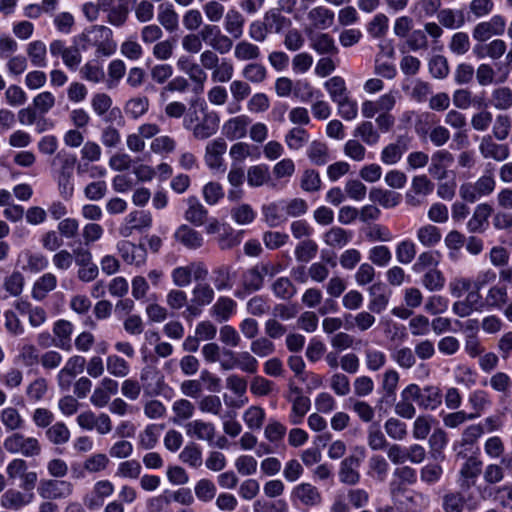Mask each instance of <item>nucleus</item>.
<instances>
[{
    "label": "nucleus",
    "instance_id": "1",
    "mask_svg": "<svg viewBox=\"0 0 512 512\" xmlns=\"http://www.w3.org/2000/svg\"><path fill=\"white\" fill-rule=\"evenodd\" d=\"M81 50H88L91 47L97 48V53L103 56H110L116 50V43L112 39V30L103 25H95L85 30L75 39Z\"/></svg>",
    "mask_w": 512,
    "mask_h": 512
},
{
    "label": "nucleus",
    "instance_id": "2",
    "mask_svg": "<svg viewBox=\"0 0 512 512\" xmlns=\"http://www.w3.org/2000/svg\"><path fill=\"white\" fill-rule=\"evenodd\" d=\"M4 449L12 454H21L25 457H36L41 453V444L35 437H28L20 432H14L3 442Z\"/></svg>",
    "mask_w": 512,
    "mask_h": 512
},
{
    "label": "nucleus",
    "instance_id": "3",
    "mask_svg": "<svg viewBox=\"0 0 512 512\" xmlns=\"http://www.w3.org/2000/svg\"><path fill=\"white\" fill-rule=\"evenodd\" d=\"M214 297L215 292L210 284L206 282L197 283L192 290V298L183 312V317L186 320L198 317L202 313V308L211 304Z\"/></svg>",
    "mask_w": 512,
    "mask_h": 512
},
{
    "label": "nucleus",
    "instance_id": "4",
    "mask_svg": "<svg viewBox=\"0 0 512 512\" xmlns=\"http://www.w3.org/2000/svg\"><path fill=\"white\" fill-rule=\"evenodd\" d=\"M464 490L449 491L443 495L441 506L444 512H463L465 508L474 512L479 508L480 500L472 493L465 495Z\"/></svg>",
    "mask_w": 512,
    "mask_h": 512
},
{
    "label": "nucleus",
    "instance_id": "5",
    "mask_svg": "<svg viewBox=\"0 0 512 512\" xmlns=\"http://www.w3.org/2000/svg\"><path fill=\"white\" fill-rule=\"evenodd\" d=\"M201 119L191 131L194 138L205 140L213 136L219 128V116L215 111H210L205 102L199 103Z\"/></svg>",
    "mask_w": 512,
    "mask_h": 512
},
{
    "label": "nucleus",
    "instance_id": "6",
    "mask_svg": "<svg viewBox=\"0 0 512 512\" xmlns=\"http://www.w3.org/2000/svg\"><path fill=\"white\" fill-rule=\"evenodd\" d=\"M8 478L15 480L21 479L20 488L22 490H34L38 475L34 471H27V463L25 460L16 458L8 463L6 467Z\"/></svg>",
    "mask_w": 512,
    "mask_h": 512
},
{
    "label": "nucleus",
    "instance_id": "7",
    "mask_svg": "<svg viewBox=\"0 0 512 512\" xmlns=\"http://www.w3.org/2000/svg\"><path fill=\"white\" fill-rule=\"evenodd\" d=\"M419 386L409 384L400 394V400L395 404V413L402 418L412 419L416 415V408L413 402L417 403L419 395Z\"/></svg>",
    "mask_w": 512,
    "mask_h": 512
},
{
    "label": "nucleus",
    "instance_id": "8",
    "mask_svg": "<svg viewBox=\"0 0 512 512\" xmlns=\"http://www.w3.org/2000/svg\"><path fill=\"white\" fill-rule=\"evenodd\" d=\"M483 434L484 428L481 424L467 426L462 432L461 439L454 444L457 457L465 458L469 452H472Z\"/></svg>",
    "mask_w": 512,
    "mask_h": 512
},
{
    "label": "nucleus",
    "instance_id": "9",
    "mask_svg": "<svg viewBox=\"0 0 512 512\" xmlns=\"http://www.w3.org/2000/svg\"><path fill=\"white\" fill-rule=\"evenodd\" d=\"M72 483L64 480H42L38 487V493L43 499L55 500L71 495Z\"/></svg>",
    "mask_w": 512,
    "mask_h": 512
},
{
    "label": "nucleus",
    "instance_id": "10",
    "mask_svg": "<svg viewBox=\"0 0 512 512\" xmlns=\"http://www.w3.org/2000/svg\"><path fill=\"white\" fill-rule=\"evenodd\" d=\"M226 149L227 144L222 138H217L207 144L204 160L211 170L224 172L223 155Z\"/></svg>",
    "mask_w": 512,
    "mask_h": 512
},
{
    "label": "nucleus",
    "instance_id": "11",
    "mask_svg": "<svg viewBox=\"0 0 512 512\" xmlns=\"http://www.w3.org/2000/svg\"><path fill=\"white\" fill-rule=\"evenodd\" d=\"M152 225V216L149 212L135 210L125 217V222L120 228V234L129 237L134 230L141 231L150 228Z\"/></svg>",
    "mask_w": 512,
    "mask_h": 512
},
{
    "label": "nucleus",
    "instance_id": "12",
    "mask_svg": "<svg viewBox=\"0 0 512 512\" xmlns=\"http://www.w3.org/2000/svg\"><path fill=\"white\" fill-rule=\"evenodd\" d=\"M459 470L458 483L461 489H470L481 473L482 461L475 456H466Z\"/></svg>",
    "mask_w": 512,
    "mask_h": 512
},
{
    "label": "nucleus",
    "instance_id": "13",
    "mask_svg": "<svg viewBox=\"0 0 512 512\" xmlns=\"http://www.w3.org/2000/svg\"><path fill=\"white\" fill-rule=\"evenodd\" d=\"M117 250L127 264L141 266L146 261L147 252L142 244L137 245L130 241L122 240L118 242Z\"/></svg>",
    "mask_w": 512,
    "mask_h": 512
},
{
    "label": "nucleus",
    "instance_id": "14",
    "mask_svg": "<svg viewBox=\"0 0 512 512\" xmlns=\"http://www.w3.org/2000/svg\"><path fill=\"white\" fill-rule=\"evenodd\" d=\"M8 489L1 496V506L5 509L20 510L29 505L35 498L33 490Z\"/></svg>",
    "mask_w": 512,
    "mask_h": 512
},
{
    "label": "nucleus",
    "instance_id": "15",
    "mask_svg": "<svg viewBox=\"0 0 512 512\" xmlns=\"http://www.w3.org/2000/svg\"><path fill=\"white\" fill-rule=\"evenodd\" d=\"M114 492V485L109 480H100L93 486L91 494L86 495L84 498L85 506L94 510L101 507L105 498L112 495Z\"/></svg>",
    "mask_w": 512,
    "mask_h": 512
},
{
    "label": "nucleus",
    "instance_id": "16",
    "mask_svg": "<svg viewBox=\"0 0 512 512\" xmlns=\"http://www.w3.org/2000/svg\"><path fill=\"white\" fill-rule=\"evenodd\" d=\"M368 293L370 296L368 304L370 312L376 314L382 313L388 306L391 292L387 289L385 284L377 282L369 287Z\"/></svg>",
    "mask_w": 512,
    "mask_h": 512
},
{
    "label": "nucleus",
    "instance_id": "17",
    "mask_svg": "<svg viewBox=\"0 0 512 512\" xmlns=\"http://www.w3.org/2000/svg\"><path fill=\"white\" fill-rule=\"evenodd\" d=\"M292 497L307 507H315L322 503L321 492L311 483H301L295 486L292 490Z\"/></svg>",
    "mask_w": 512,
    "mask_h": 512
},
{
    "label": "nucleus",
    "instance_id": "18",
    "mask_svg": "<svg viewBox=\"0 0 512 512\" xmlns=\"http://www.w3.org/2000/svg\"><path fill=\"white\" fill-rule=\"evenodd\" d=\"M186 434L200 441L211 444L215 438L216 428L213 423L196 419L185 425Z\"/></svg>",
    "mask_w": 512,
    "mask_h": 512
},
{
    "label": "nucleus",
    "instance_id": "19",
    "mask_svg": "<svg viewBox=\"0 0 512 512\" xmlns=\"http://www.w3.org/2000/svg\"><path fill=\"white\" fill-rule=\"evenodd\" d=\"M409 148V139L399 136L395 142L386 145L380 155L381 161L386 165L396 164Z\"/></svg>",
    "mask_w": 512,
    "mask_h": 512
},
{
    "label": "nucleus",
    "instance_id": "20",
    "mask_svg": "<svg viewBox=\"0 0 512 512\" xmlns=\"http://www.w3.org/2000/svg\"><path fill=\"white\" fill-rule=\"evenodd\" d=\"M479 151L483 158H492L496 161H503L509 156V147L506 144H497L492 136H483L479 144Z\"/></svg>",
    "mask_w": 512,
    "mask_h": 512
},
{
    "label": "nucleus",
    "instance_id": "21",
    "mask_svg": "<svg viewBox=\"0 0 512 512\" xmlns=\"http://www.w3.org/2000/svg\"><path fill=\"white\" fill-rule=\"evenodd\" d=\"M453 155L447 150L436 151L431 158L428 172L437 180L447 177V168L453 163Z\"/></svg>",
    "mask_w": 512,
    "mask_h": 512
},
{
    "label": "nucleus",
    "instance_id": "22",
    "mask_svg": "<svg viewBox=\"0 0 512 512\" xmlns=\"http://www.w3.org/2000/svg\"><path fill=\"white\" fill-rule=\"evenodd\" d=\"M360 467V459L356 456H348L340 463L339 480L347 485H356L360 481L358 468Z\"/></svg>",
    "mask_w": 512,
    "mask_h": 512
},
{
    "label": "nucleus",
    "instance_id": "23",
    "mask_svg": "<svg viewBox=\"0 0 512 512\" xmlns=\"http://www.w3.org/2000/svg\"><path fill=\"white\" fill-rule=\"evenodd\" d=\"M492 207L488 203H481L474 209L472 217L467 222L470 233H482L488 226V218L492 214Z\"/></svg>",
    "mask_w": 512,
    "mask_h": 512
},
{
    "label": "nucleus",
    "instance_id": "24",
    "mask_svg": "<svg viewBox=\"0 0 512 512\" xmlns=\"http://www.w3.org/2000/svg\"><path fill=\"white\" fill-rule=\"evenodd\" d=\"M73 324L70 321L60 319L57 320L53 325V335L56 340V347L64 350L71 351L72 349V333H73Z\"/></svg>",
    "mask_w": 512,
    "mask_h": 512
},
{
    "label": "nucleus",
    "instance_id": "25",
    "mask_svg": "<svg viewBox=\"0 0 512 512\" xmlns=\"http://www.w3.org/2000/svg\"><path fill=\"white\" fill-rule=\"evenodd\" d=\"M76 162L77 158L74 154L64 150L58 152L51 162L55 177H73Z\"/></svg>",
    "mask_w": 512,
    "mask_h": 512
},
{
    "label": "nucleus",
    "instance_id": "26",
    "mask_svg": "<svg viewBox=\"0 0 512 512\" xmlns=\"http://www.w3.org/2000/svg\"><path fill=\"white\" fill-rule=\"evenodd\" d=\"M224 30L234 39H240L244 32L245 17L236 8H230L224 16Z\"/></svg>",
    "mask_w": 512,
    "mask_h": 512
},
{
    "label": "nucleus",
    "instance_id": "27",
    "mask_svg": "<svg viewBox=\"0 0 512 512\" xmlns=\"http://www.w3.org/2000/svg\"><path fill=\"white\" fill-rule=\"evenodd\" d=\"M249 124L250 119L248 116H236L224 123L222 132L229 140L241 139L246 135Z\"/></svg>",
    "mask_w": 512,
    "mask_h": 512
},
{
    "label": "nucleus",
    "instance_id": "28",
    "mask_svg": "<svg viewBox=\"0 0 512 512\" xmlns=\"http://www.w3.org/2000/svg\"><path fill=\"white\" fill-rule=\"evenodd\" d=\"M263 221L271 228L286 222L282 200L264 204L261 208Z\"/></svg>",
    "mask_w": 512,
    "mask_h": 512
},
{
    "label": "nucleus",
    "instance_id": "29",
    "mask_svg": "<svg viewBox=\"0 0 512 512\" xmlns=\"http://www.w3.org/2000/svg\"><path fill=\"white\" fill-rule=\"evenodd\" d=\"M174 237L178 242L191 250L198 249L203 245L202 235L186 224L178 227L175 231Z\"/></svg>",
    "mask_w": 512,
    "mask_h": 512
},
{
    "label": "nucleus",
    "instance_id": "30",
    "mask_svg": "<svg viewBox=\"0 0 512 512\" xmlns=\"http://www.w3.org/2000/svg\"><path fill=\"white\" fill-rule=\"evenodd\" d=\"M420 397L417 399L419 407L429 410H435L442 403L441 390L436 386H426L423 389L419 387Z\"/></svg>",
    "mask_w": 512,
    "mask_h": 512
},
{
    "label": "nucleus",
    "instance_id": "31",
    "mask_svg": "<svg viewBox=\"0 0 512 512\" xmlns=\"http://www.w3.org/2000/svg\"><path fill=\"white\" fill-rule=\"evenodd\" d=\"M157 20L170 33L175 32L179 27V16L173 5L169 3L159 5Z\"/></svg>",
    "mask_w": 512,
    "mask_h": 512
},
{
    "label": "nucleus",
    "instance_id": "32",
    "mask_svg": "<svg viewBox=\"0 0 512 512\" xmlns=\"http://www.w3.org/2000/svg\"><path fill=\"white\" fill-rule=\"evenodd\" d=\"M236 302L229 297L221 296L210 309V314L218 322H226L234 313Z\"/></svg>",
    "mask_w": 512,
    "mask_h": 512
},
{
    "label": "nucleus",
    "instance_id": "33",
    "mask_svg": "<svg viewBox=\"0 0 512 512\" xmlns=\"http://www.w3.org/2000/svg\"><path fill=\"white\" fill-rule=\"evenodd\" d=\"M188 208L185 211V219L195 226H202L207 218L208 211L195 197L187 199Z\"/></svg>",
    "mask_w": 512,
    "mask_h": 512
},
{
    "label": "nucleus",
    "instance_id": "34",
    "mask_svg": "<svg viewBox=\"0 0 512 512\" xmlns=\"http://www.w3.org/2000/svg\"><path fill=\"white\" fill-rule=\"evenodd\" d=\"M352 236L353 234L351 231L334 226L324 233L323 240L326 245L332 248L341 249L351 241Z\"/></svg>",
    "mask_w": 512,
    "mask_h": 512
},
{
    "label": "nucleus",
    "instance_id": "35",
    "mask_svg": "<svg viewBox=\"0 0 512 512\" xmlns=\"http://www.w3.org/2000/svg\"><path fill=\"white\" fill-rule=\"evenodd\" d=\"M310 46L320 55L338 53L335 41L328 33H317L310 37Z\"/></svg>",
    "mask_w": 512,
    "mask_h": 512
},
{
    "label": "nucleus",
    "instance_id": "36",
    "mask_svg": "<svg viewBox=\"0 0 512 512\" xmlns=\"http://www.w3.org/2000/svg\"><path fill=\"white\" fill-rule=\"evenodd\" d=\"M212 281L218 291L230 290L234 285V273L229 265H221L212 271Z\"/></svg>",
    "mask_w": 512,
    "mask_h": 512
},
{
    "label": "nucleus",
    "instance_id": "37",
    "mask_svg": "<svg viewBox=\"0 0 512 512\" xmlns=\"http://www.w3.org/2000/svg\"><path fill=\"white\" fill-rule=\"evenodd\" d=\"M369 199L384 208H393L400 203L401 195L390 190L372 188L369 192Z\"/></svg>",
    "mask_w": 512,
    "mask_h": 512
},
{
    "label": "nucleus",
    "instance_id": "38",
    "mask_svg": "<svg viewBox=\"0 0 512 512\" xmlns=\"http://www.w3.org/2000/svg\"><path fill=\"white\" fill-rule=\"evenodd\" d=\"M56 286V276L50 272L45 273L34 283L32 288V297L38 301H41L49 292L53 291Z\"/></svg>",
    "mask_w": 512,
    "mask_h": 512
},
{
    "label": "nucleus",
    "instance_id": "39",
    "mask_svg": "<svg viewBox=\"0 0 512 512\" xmlns=\"http://www.w3.org/2000/svg\"><path fill=\"white\" fill-rule=\"evenodd\" d=\"M292 402V409L289 421L292 425H299L303 422L304 416L310 410L311 401L307 396L288 398Z\"/></svg>",
    "mask_w": 512,
    "mask_h": 512
},
{
    "label": "nucleus",
    "instance_id": "40",
    "mask_svg": "<svg viewBox=\"0 0 512 512\" xmlns=\"http://www.w3.org/2000/svg\"><path fill=\"white\" fill-rule=\"evenodd\" d=\"M308 19L315 28L327 29L334 22V12L326 7L318 6L308 12Z\"/></svg>",
    "mask_w": 512,
    "mask_h": 512
},
{
    "label": "nucleus",
    "instance_id": "41",
    "mask_svg": "<svg viewBox=\"0 0 512 512\" xmlns=\"http://www.w3.org/2000/svg\"><path fill=\"white\" fill-rule=\"evenodd\" d=\"M260 56V48L247 40H240L234 46V57L240 62L255 61Z\"/></svg>",
    "mask_w": 512,
    "mask_h": 512
},
{
    "label": "nucleus",
    "instance_id": "42",
    "mask_svg": "<svg viewBox=\"0 0 512 512\" xmlns=\"http://www.w3.org/2000/svg\"><path fill=\"white\" fill-rule=\"evenodd\" d=\"M440 253L438 251H425L419 254L415 263L412 266V270L415 273H422L428 270L438 268L440 263Z\"/></svg>",
    "mask_w": 512,
    "mask_h": 512
},
{
    "label": "nucleus",
    "instance_id": "43",
    "mask_svg": "<svg viewBox=\"0 0 512 512\" xmlns=\"http://www.w3.org/2000/svg\"><path fill=\"white\" fill-rule=\"evenodd\" d=\"M263 21L265 22L268 31L280 33L291 24L289 18L283 16L280 9H270L264 14Z\"/></svg>",
    "mask_w": 512,
    "mask_h": 512
},
{
    "label": "nucleus",
    "instance_id": "44",
    "mask_svg": "<svg viewBox=\"0 0 512 512\" xmlns=\"http://www.w3.org/2000/svg\"><path fill=\"white\" fill-rule=\"evenodd\" d=\"M331 100L336 103L349 96L345 80L340 76H334L324 83Z\"/></svg>",
    "mask_w": 512,
    "mask_h": 512
},
{
    "label": "nucleus",
    "instance_id": "45",
    "mask_svg": "<svg viewBox=\"0 0 512 512\" xmlns=\"http://www.w3.org/2000/svg\"><path fill=\"white\" fill-rule=\"evenodd\" d=\"M45 436L54 445H64L70 439V430L64 422H56L46 429Z\"/></svg>",
    "mask_w": 512,
    "mask_h": 512
},
{
    "label": "nucleus",
    "instance_id": "46",
    "mask_svg": "<svg viewBox=\"0 0 512 512\" xmlns=\"http://www.w3.org/2000/svg\"><path fill=\"white\" fill-rule=\"evenodd\" d=\"M172 412L174 413L172 421L178 424L192 418L195 413V406L188 399L181 398L173 402Z\"/></svg>",
    "mask_w": 512,
    "mask_h": 512
},
{
    "label": "nucleus",
    "instance_id": "47",
    "mask_svg": "<svg viewBox=\"0 0 512 512\" xmlns=\"http://www.w3.org/2000/svg\"><path fill=\"white\" fill-rule=\"evenodd\" d=\"M487 306L502 309L508 303V291L505 286H491L485 297Z\"/></svg>",
    "mask_w": 512,
    "mask_h": 512
},
{
    "label": "nucleus",
    "instance_id": "48",
    "mask_svg": "<svg viewBox=\"0 0 512 512\" xmlns=\"http://www.w3.org/2000/svg\"><path fill=\"white\" fill-rule=\"evenodd\" d=\"M439 23L448 29L460 28L464 25L465 19L462 11H454L446 8L438 12Z\"/></svg>",
    "mask_w": 512,
    "mask_h": 512
},
{
    "label": "nucleus",
    "instance_id": "49",
    "mask_svg": "<svg viewBox=\"0 0 512 512\" xmlns=\"http://www.w3.org/2000/svg\"><path fill=\"white\" fill-rule=\"evenodd\" d=\"M399 382V373L390 369L383 374L381 389L383 391L382 401H391L395 398L396 389Z\"/></svg>",
    "mask_w": 512,
    "mask_h": 512
},
{
    "label": "nucleus",
    "instance_id": "50",
    "mask_svg": "<svg viewBox=\"0 0 512 512\" xmlns=\"http://www.w3.org/2000/svg\"><path fill=\"white\" fill-rule=\"evenodd\" d=\"M234 75V65L228 58L221 61L211 70V80L215 83H227Z\"/></svg>",
    "mask_w": 512,
    "mask_h": 512
},
{
    "label": "nucleus",
    "instance_id": "51",
    "mask_svg": "<svg viewBox=\"0 0 512 512\" xmlns=\"http://www.w3.org/2000/svg\"><path fill=\"white\" fill-rule=\"evenodd\" d=\"M421 283L430 292H437L445 286V276L438 268L423 272Z\"/></svg>",
    "mask_w": 512,
    "mask_h": 512
},
{
    "label": "nucleus",
    "instance_id": "52",
    "mask_svg": "<svg viewBox=\"0 0 512 512\" xmlns=\"http://www.w3.org/2000/svg\"><path fill=\"white\" fill-rule=\"evenodd\" d=\"M173 500L182 505H191L194 502V497L189 488H180L177 491L173 492L170 497L168 496H160L154 498L150 501L151 505L154 504H169L170 501Z\"/></svg>",
    "mask_w": 512,
    "mask_h": 512
},
{
    "label": "nucleus",
    "instance_id": "53",
    "mask_svg": "<svg viewBox=\"0 0 512 512\" xmlns=\"http://www.w3.org/2000/svg\"><path fill=\"white\" fill-rule=\"evenodd\" d=\"M353 135L360 138L365 144L372 146L378 143L380 135L370 121L360 123L354 130Z\"/></svg>",
    "mask_w": 512,
    "mask_h": 512
},
{
    "label": "nucleus",
    "instance_id": "54",
    "mask_svg": "<svg viewBox=\"0 0 512 512\" xmlns=\"http://www.w3.org/2000/svg\"><path fill=\"white\" fill-rule=\"evenodd\" d=\"M108 373L117 378H124L130 373L129 363L118 355H109L106 359Z\"/></svg>",
    "mask_w": 512,
    "mask_h": 512
},
{
    "label": "nucleus",
    "instance_id": "55",
    "mask_svg": "<svg viewBox=\"0 0 512 512\" xmlns=\"http://www.w3.org/2000/svg\"><path fill=\"white\" fill-rule=\"evenodd\" d=\"M149 109V100L147 97H134L125 104L124 111L132 119H138L147 113Z\"/></svg>",
    "mask_w": 512,
    "mask_h": 512
},
{
    "label": "nucleus",
    "instance_id": "56",
    "mask_svg": "<svg viewBox=\"0 0 512 512\" xmlns=\"http://www.w3.org/2000/svg\"><path fill=\"white\" fill-rule=\"evenodd\" d=\"M318 245L311 239L303 240L295 247V258L298 262L308 263L315 258Z\"/></svg>",
    "mask_w": 512,
    "mask_h": 512
},
{
    "label": "nucleus",
    "instance_id": "57",
    "mask_svg": "<svg viewBox=\"0 0 512 512\" xmlns=\"http://www.w3.org/2000/svg\"><path fill=\"white\" fill-rule=\"evenodd\" d=\"M307 155L310 161L318 166L325 165L330 159L327 145L319 141L310 144Z\"/></svg>",
    "mask_w": 512,
    "mask_h": 512
},
{
    "label": "nucleus",
    "instance_id": "58",
    "mask_svg": "<svg viewBox=\"0 0 512 512\" xmlns=\"http://www.w3.org/2000/svg\"><path fill=\"white\" fill-rule=\"evenodd\" d=\"M309 141L308 132L301 127L290 129L285 135V143L292 150L301 149Z\"/></svg>",
    "mask_w": 512,
    "mask_h": 512
},
{
    "label": "nucleus",
    "instance_id": "59",
    "mask_svg": "<svg viewBox=\"0 0 512 512\" xmlns=\"http://www.w3.org/2000/svg\"><path fill=\"white\" fill-rule=\"evenodd\" d=\"M272 291L277 298L289 300L296 294L297 289L289 278L280 277L272 284Z\"/></svg>",
    "mask_w": 512,
    "mask_h": 512
},
{
    "label": "nucleus",
    "instance_id": "60",
    "mask_svg": "<svg viewBox=\"0 0 512 512\" xmlns=\"http://www.w3.org/2000/svg\"><path fill=\"white\" fill-rule=\"evenodd\" d=\"M46 53V45L40 40H35L29 43L27 47V54L31 60V63L36 67L46 66Z\"/></svg>",
    "mask_w": 512,
    "mask_h": 512
},
{
    "label": "nucleus",
    "instance_id": "61",
    "mask_svg": "<svg viewBox=\"0 0 512 512\" xmlns=\"http://www.w3.org/2000/svg\"><path fill=\"white\" fill-rule=\"evenodd\" d=\"M1 423L9 431L21 429L24 426V420L16 408L8 407L2 410L0 415Z\"/></svg>",
    "mask_w": 512,
    "mask_h": 512
},
{
    "label": "nucleus",
    "instance_id": "62",
    "mask_svg": "<svg viewBox=\"0 0 512 512\" xmlns=\"http://www.w3.org/2000/svg\"><path fill=\"white\" fill-rule=\"evenodd\" d=\"M179 458L183 463L193 468H198L202 465V451L195 443L186 445L179 454Z\"/></svg>",
    "mask_w": 512,
    "mask_h": 512
},
{
    "label": "nucleus",
    "instance_id": "63",
    "mask_svg": "<svg viewBox=\"0 0 512 512\" xmlns=\"http://www.w3.org/2000/svg\"><path fill=\"white\" fill-rule=\"evenodd\" d=\"M242 76L251 83H262L267 77V69L264 65L252 62L244 66Z\"/></svg>",
    "mask_w": 512,
    "mask_h": 512
},
{
    "label": "nucleus",
    "instance_id": "64",
    "mask_svg": "<svg viewBox=\"0 0 512 512\" xmlns=\"http://www.w3.org/2000/svg\"><path fill=\"white\" fill-rule=\"evenodd\" d=\"M492 105L498 110H507L512 106V90L508 87L495 89L491 95Z\"/></svg>",
    "mask_w": 512,
    "mask_h": 512
}]
</instances>
